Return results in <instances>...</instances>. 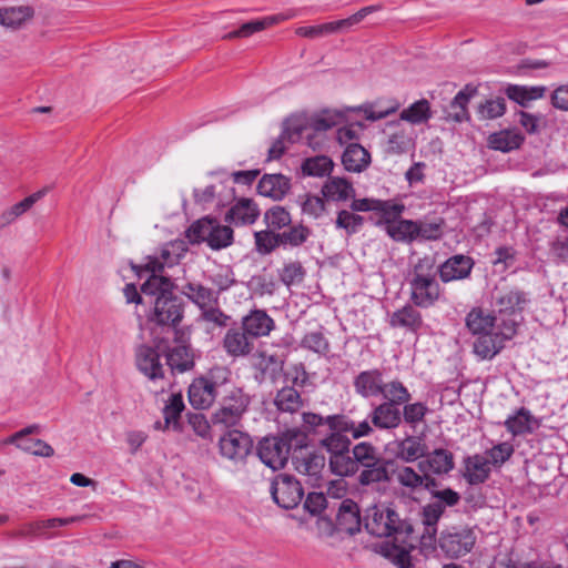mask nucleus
I'll return each instance as SVG.
<instances>
[{"instance_id":"58","label":"nucleus","mask_w":568,"mask_h":568,"mask_svg":"<svg viewBox=\"0 0 568 568\" xmlns=\"http://www.w3.org/2000/svg\"><path fill=\"white\" fill-rule=\"evenodd\" d=\"M506 112V100L501 97L487 99L477 106V116L479 120H494L500 118Z\"/></svg>"},{"instance_id":"25","label":"nucleus","mask_w":568,"mask_h":568,"mask_svg":"<svg viewBox=\"0 0 568 568\" xmlns=\"http://www.w3.org/2000/svg\"><path fill=\"white\" fill-rule=\"evenodd\" d=\"M242 328L252 337H262L274 328V321L264 310H254L243 317Z\"/></svg>"},{"instance_id":"33","label":"nucleus","mask_w":568,"mask_h":568,"mask_svg":"<svg viewBox=\"0 0 568 568\" xmlns=\"http://www.w3.org/2000/svg\"><path fill=\"white\" fill-rule=\"evenodd\" d=\"M428 447L420 436H407L397 443L396 456L405 463H413L427 454Z\"/></svg>"},{"instance_id":"12","label":"nucleus","mask_w":568,"mask_h":568,"mask_svg":"<svg viewBox=\"0 0 568 568\" xmlns=\"http://www.w3.org/2000/svg\"><path fill=\"white\" fill-rule=\"evenodd\" d=\"M273 500L284 509L295 508L304 496L301 483L292 475L280 474L271 485Z\"/></svg>"},{"instance_id":"43","label":"nucleus","mask_w":568,"mask_h":568,"mask_svg":"<svg viewBox=\"0 0 568 568\" xmlns=\"http://www.w3.org/2000/svg\"><path fill=\"white\" fill-rule=\"evenodd\" d=\"M523 142L524 136L521 134L509 130L493 133L488 138L489 148L501 152L518 149Z\"/></svg>"},{"instance_id":"27","label":"nucleus","mask_w":568,"mask_h":568,"mask_svg":"<svg viewBox=\"0 0 568 568\" xmlns=\"http://www.w3.org/2000/svg\"><path fill=\"white\" fill-rule=\"evenodd\" d=\"M223 347L233 357L246 356L253 349L252 337L244 329L230 328L223 338Z\"/></svg>"},{"instance_id":"7","label":"nucleus","mask_w":568,"mask_h":568,"mask_svg":"<svg viewBox=\"0 0 568 568\" xmlns=\"http://www.w3.org/2000/svg\"><path fill=\"white\" fill-rule=\"evenodd\" d=\"M527 294L514 287L496 288L493 296V313L497 316V324L511 321L515 323V329L519 325L517 320L527 304Z\"/></svg>"},{"instance_id":"36","label":"nucleus","mask_w":568,"mask_h":568,"mask_svg":"<svg viewBox=\"0 0 568 568\" xmlns=\"http://www.w3.org/2000/svg\"><path fill=\"white\" fill-rule=\"evenodd\" d=\"M274 405L281 413L294 414L304 406V399L294 386H284L277 390Z\"/></svg>"},{"instance_id":"47","label":"nucleus","mask_w":568,"mask_h":568,"mask_svg":"<svg viewBox=\"0 0 568 568\" xmlns=\"http://www.w3.org/2000/svg\"><path fill=\"white\" fill-rule=\"evenodd\" d=\"M416 231H415V241L417 240H426V241H436L439 240L443 235V230L445 226V220L443 217H436L434 220H417Z\"/></svg>"},{"instance_id":"35","label":"nucleus","mask_w":568,"mask_h":568,"mask_svg":"<svg viewBox=\"0 0 568 568\" xmlns=\"http://www.w3.org/2000/svg\"><path fill=\"white\" fill-rule=\"evenodd\" d=\"M166 364L172 373H184L194 366V356L190 347L185 345H178L168 348L165 353Z\"/></svg>"},{"instance_id":"28","label":"nucleus","mask_w":568,"mask_h":568,"mask_svg":"<svg viewBox=\"0 0 568 568\" xmlns=\"http://www.w3.org/2000/svg\"><path fill=\"white\" fill-rule=\"evenodd\" d=\"M260 215L257 205L250 199H241L225 214V222L235 225L253 224Z\"/></svg>"},{"instance_id":"49","label":"nucleus","mask_w":568,"mask_h":568,"mask_svg":"<svg viewBox=\"0 0 568 568\" xmlns=\"http://www.w3.org/2000/svg\"><path fill=\"white\" fill-rule=\"evenodd\" d=\"M210 233L206 244L214 251L229 247L233 243V230L227 225H222L216 219L213 220Z\"/></svg>"},{"instance_id":"23","label":"nucleus","mask_w":568,"mask_h":568,"mask_svg":"<svg viewBox=\"0 0 568 568\" xmlns=\"http://www.w3.org/2000/svg\"><path fill=\"white\" fill-rule=\"evenodd\" d=\"M417 306L406 304L402 308L395 311L389 320V325L394 328H404L412 333H417L423 327V316Z\"/></svg>"},{"instance_id":"1","label":"nucleus","mask_w":568,"mask_h":568,"mask_svg":"<svg viewBox=\"0 0 568 568\" xmlns=\"http://www.w3.org/2000/svg\"><path fill=\"white\" fill-rule=\"evenodd\" d=\"M346 434H351L353 439H359L371 436L373 428L367 419L356 424L345 414L322 416L304 412L301 426L288 429V438L295 439L296 447H306L310 436L320 437V446L328 454L346 447Z\"/></svg>"},{"instance_id":"6","label":"nucleus","mask_w":568,"mask_h":568,"mask_svg":"<svg viewBox=\"0 0 568 568\" xmlns=\"http://www.w3.org/2000/svg\"><path fill=\"white\" fill-rule=\"evenodd\" d=\"M230 378L225 367H214L207 376L195 378L189 386L190 404L196 409L209 408L226 390Z\"/></svg>"},{"instance_id":"2","label":"nucleus","mask_w":568,"mask_h":568,"mask_svg":"<svg viewBox=\"0 0 568 568\" xmlns=\"http://www.w3.org/2000/svg\"><path fill=\"white\" fill-rule=\"evenodd\" d=\"M175 284L170 277L152 276L141 286L144 295L154 296L148 320L158 326L175 328L184 316V302L174 294Z\"/></svg>"},{"instance_id":"46","label":"nucleus","mask_w":568,"mask_h":568,"mask_svg":"<svg viewBox=\"0 0 568 568\" xmlns=\"http://www.w3.org/2000/svg\"><path fill=\"white\" fill-rule=\"evenodd\" d=\"M430 118V103L426 99L414 102L399 114V119L402 121H406L414 125L426 123Z\"/></svg>"},{"instance_id":"56","label":"nucleus","mask_w":568,"mask_h":568,"mask_svg":"<svg viewBox=\"0 0 568 568\" xmlns=\"http://www.w3.org/2000/svg\"><path fill=\"white\" fill-rule=\"evenodd\" d=\"M184 409V402L181 394H172L163 408L164 427L179 428V420Z\"/></svg>"},{"instance_id":"38","label":"nucleus","mask_w":568,"mask_h":568,"mask_svg":"<svg viewBox=\"0 0 568 568\" xmlns=\"http://www.w3.org/2000/svg\"><path fill=\"white\" fill-rule=\"evenodd\" d=\"M286 19L282 14L268 16L262 19L252 20L243 23L237 30L226 33L223 39L247 38L255 32L262 31L273 24H276Z\"/></svg>"},{"instance_id":"34","label":"nucleus","mask_w":568,"mask_h":568,"mask_svg":"<svg viewBox=\"0 0 568 568\" xmlns=\"http://www.w3.org/2000/svg\"><path fill=\"white\" fill-rule=\"evenodd\" d=\"M323 195L334 202H345L355 197V189L343 178H329L322 189Z\"/></svg>"},{"instance_id":"48","label":"nucleus","mask_w":568,"mask_h":568,"mask_svg":"<svg viewBox=\"0 0 568 568\" xmlns=\"http://www.w3.org/2000/svg\"><path fill=\"white\" fill-rule=\"evenodd\" d=\"M404 211L405 205L403 203L392 200H377L375 212L381 214V219L377 221L376 225L385 230L386 225L400 219Z\"/></svg>"},{"instance_id":"18","label":"nucleus","mask_w":568,"mask_h":568,"mask_svg":"<svg viewBox=\"0 0 568 568\" xmlns=\"http://www.w3.org/2000/svg\"><path fill=\"white\" fill-rule=\"evenodd\" d=\"M371 422L368 424L382 430H390L397 428L402 424V412L392 403L383 402L373 407L368 415Z\"/></svg>"},{"instance_id":"59","label":"nucleus","mask_w":568,"mask_h":568,"mask_svg":"<svg viewBox=\"0 0 568 568\" xmlns=\"http://www.w3.org/2000/svg\"><path fill=\"white\" fill-rule=\"evenodd\" d=\"M305 275L306 271L298 261L285 263L278 271L281 282L287 287L302 283Z\"/></svg>"},{"instance_id":"39","label":"nucleus","mask_w":568,"mask_h":568,"mask_svg":"<svg viewBox=\"0 0 568 568\" xmlns=\"http://www.w3.org/2000/svg\"><path fill=\"white\" fill-rule=\"evenodd\" d=\"M546 88L542 85L526 87L518 84H508L505 93L508 99L515 101L519 105L526 108L530 101L540 99L544 97Z\"/></svg>"},{"instance_id":"37","label":"nucleus","mask_w":568,"mask_h":568,"mask_svg":"<svg viewBox=\"0 0 568 568\" xmlns=\"http://www.w3.org/2000/svg\"><path fill=\"white\" fill-rule=\"evenodd\" d=\"M400 108V103L396 99L377 100L373 103H365L359 106V112L368 121H378L385 119L389 114L395 113Z\"/></svg>"},{"instance_id":"64","label":"nucleus","mask_w":568,"mask_h":568,"mask_svg":"<svg viewBox=\"0 0 568 568\" xmlns=\"http://www.w3.org/2000/svg\"><path fill=\"white\" fill-rule=\"evenodd\" d=\"M301 347L324 356L329 352V342L321 331L308 332L302 338Z\"/></svg>"},{"instance_id":"14","label":"nucleus","mask_w":568,"mask_h":568,"mask_svg":"<svg viewBox=\"0 0 568 568\" xmlns=\"http://www.w3.org/2000/svg\"><path fill=\"white\" fill-rule=\"evenodd\" d=\"M194 202L206 209L207 205L216 202L217 206H224L235 197L234 189L229 185V181H217L203 189H194Z\"/></svg>"},{"instance_id":"51","label":"nucleus","mask_w":568,"mask_h":568,"mask_svg":"<svg viewBox=\"0 0 568 568\" xmlns=\"http://www.w3.org/2000/svg\"><path fill=\"white\" fill-rule=\"evenodd\" d=\"M477 93V88L471 84H466L450 102V108L455 110L449 115L457 122H462L468 118L467 104L471 97Z\"/></svg>"},{"instance_id":"24","label":"nucleus","mask_w":568,"mask_h":568,"mask_svg":"<svg viewBox=\"0 0 568 568\" xmlns=\"http://www.w3.org/2000/svg\"><path fill=\"white\" fill-rule=\"evenodd\" d=\"M393 466V460L379 457L372 465L362 468L358 481L363 486L389 481L392 479Z\"/></svg>"},{"instance_id":"50","label":"nucleus","mask_w":568,"mask_h":568,"mask_svg":"<svg viewBox=\"0 0 568 568\" xmlns=\"http://www.w3.org/2000/svg\"><path fill=\"white\" fill-rule=\"evenodd\" d=\"M381 395L384 397V402L392 403L396 407L406 404L412 398L407 387L398 379L385 383Z\"/></svg>"},{"instance_id":"11","label":"nucleus","mask_w":568,"mask_h":568,"mask_svg":"<svg viewBox=\"0 0 568 568\" xmlns=\"http://www.w3.org/2000/svg\"><path fill=\"white\" fill-rule=\"evenodd\" d=\"M477 335L473 344L474 353L480 359H491L505 347V342L516 335L515 323L503 321L497 324V331Z\"/></svg>"},{"instance_id":"17","label":"nucleus","mask_w":568,"mask_h":568,"mask_svg":"<svg viewBox=\"0 0 568 568\" xmlns=\"http://www.w3.org/2000/svg\"><path fill=\"white\" fill-rule=\"evenodd\" d=\"M305 448L294 447L292 464L300 474L317 478L325 466V457L322 454L308 452Z\"/></svg>"},{"instance_id":"19","label":"nucleus","mask_w":568,"mask_h":568,"mask_svg":"<svg viewBox=\"0 0 568 568\" xmlns=\"http://www.w3.org/2000/svg\"><path fill=\"white\" fill-rule=\"evenodd\" d=\"M362 525L361 510L358 505L347 498L342 500L337 507L336 526L338 530L354 535L359 531Z\"/></svg>"},{"instance_id":"21","label":"nucleus","mask_w":568,"mask_h":568,"mask_svg":"<svg viewBox=\"0 0 568 568\" xmlns=\"http://www.w3.org/2000/svg\"><path fill=\"white\" fill-rule=\"evenodd\" d=\"M384 384L383 374L377 368L361 372L353 382L355 392L364 398L381 395Z\"/></svg>"},{"instance_id":"41","label":"nucleus","mask_w":568,"mask_h":568,"mask_svg":"<svg viewBox=\"0 0 568 568\" xmlns=\"http://www.w3.org/2000/svg\"><path fill=\"white\" fill-rule=\"evenodd\" d=\"M423 474L417 473L413 467L395 465L392 468V478L403 488L410 493L422 488Z\"/></svg>"},{"instance_id":"9","label":"nucleus","mask_w":568,"mask_h":568,"mask_svg":"<svg viewBox=\"0 0 568 568\" xmlns=\"http://www.w3.org/2000/svg\"><path fill=\"white\" fill-rule=\"evenodd\" d=\"M220 397H222L221 408L213 415L214 423L226 427L237 425L248 406L250 398L231 381L227 383L226 390Z\"/></svg>"},{"instance_id":"62","label":"nucleus","mask_w":568,"mask_h":568,"mask_svg":"<svg viewBox=\"0 0 568 568\" xmlns=\"http://www.w3.org/2000/svg\"><path fill=\"white\" fill-rule=\"evenodd\" d=\"M364 225V217L347 210H341L335 220V226L342 229L347 235L357 233Z\"/></svg>"},{"instance_id":"3","label":"nucleus","mask_w":568,"mask_h":568,"mask_svg":"<svg viewBox=\"0 0 568 568\" xmlns=\"http://www.w3.org/2000/svg\"><path fill=\"white\" fill-rule=\"evenodd\" d=\"M435 258L425 255L418 258L408 273L409 301L420 308L433 307L442 296V288L437 281Z\"/></svg>"},{"instance_id":"55","label":"nucleus","mask_w":568,"mask_h":568,"mask_svg":"<svg viewBox=\"0 0 568 568\" xmlns=\"http://www.w3.org/2000/svg\"><path fill=\"white\" fill-rule=\"evenodd\" d=\"M334 163L326 155H317L306 159L302 164V171L308 176H325L333 170Z\"/></svg>"},{"instance_id":"60","label":"nucleus","mask_w":568,"mask_h":568,"mask_svg":"<svg viewBox=\"0 0 568 568\" xmlns=\"http://www.w3.org/2000/svg\"><path fill=\"white\" fill-rule=\"evenodd\" d=\"M414 548L412 537L406 542H395L392 550L385 554L398 568H412L410 550Z\"/></svg>"},{"instance_id":"5","label":"nucleus","mask_w":568,"mask_h":568,"mask_svg":"<svg viewBox=\"0 0 568 568\" xmlns=\"http://www.w3.org/2000/svg\"><path fill=\"white\" fill-rule=\"evenodd\" d=\"M351 444V438L346 435V447L329 453L328 464L335 475L352 476L381 457L378 449L371 443H358L352 450Z\"/></svg>"},{"instance_id":"15","label":"nucleus","mask_w":568,"mask_h":568,"mask_svg":"<svg viewBox=\"0 0 568 568\" xmlns=\"http://www.w3.org/2000/svg\"><path fill=\"white\" fill-rule=\"evenodd\" d=\"M474 260L464 254H456L447 258L440 265H436L438 276L443 283L467 278L474 267Z\"/></svg>"},{"instance_id":"31","label":"nucleus","mask_w":568,"mask_h":568,"mask_svg":"<svg viewBox=\"0 0 568 568\" xmlns=\"http://www.w3.org/2000/svg\"><path fill=\"white\" fill-rule=\"evenodd\" d=\"M466 327L473 335L497 331V316L486 313L480 307H474L465 318Z\"/></svg>"},{"instance_id":"63","label":"nucleus","mask_w":568,"mask_h":568,"mask_svg":"<svg viewBox=\"0 0 568 568\" xmlns=\"http://www.w3.org/2000/svg\"><path fill=\"white\" fill-rule=\"evenodd\" d=\"M377 9L375 6L364 7L346 19L328 22L331 34L348 30Z\"/></svg>"},{"instance_id":"26","label":"nucleus","mask_w":568,"mask_h":568,"mask_svg":"<svg viewBox=\"0 0 568 568\" xmlns=\"http://www.w3.org/2000/svg\"><path fill=\"white\" fill-rule=\"evenodd\" d=\"M181 293L199 308L219 304V292L199 282H187L181 287Z\"/></svg>"},{"instance_id":"30","label":"nucleus","mask_w":568,"mask_h":568,"mask_svg":"<svg viewBox=\"0 0 568 568\" xmlns=\"http://www.w3.org/2000/svg\"><path fill=\"white\" fill-rule=\"evenodd\" d=\"M342 163L346 171L359 173L371 163L369 152L358 143H349L342 155Z\"/></svg>"},{"instance_id":"20","label":"nucleus","mask_w":568,"mask_h":568,"mask_svg":"<svg viewBox=\"0 0 568 568\" xmlns=\"http://www.w3.org/2000/svg\"><path fill=\"white\" fill-rule=\"evenodd\" d=\"M424 460L418 463V468L422 473L429 471L434 475H446L454 469V455L452 452L437 448L432 453L424 456Z\"/></svg>"},{"instance_id":"53","label":"nucleus","mask_w":568,"mask_h":568,"mask_svg":"<svg viewBox=\"0 0 568 568\" xmlns=\"http://www.w3.org/2000/svg\"><path fill=\"white\" fill-rule=\"evenodd\" d=\"M214 217L204 216L193 222L185 231V237L191 244L207 242L210 231H212Z\"/></svg>"},{"instance_id":"42","label":"nucleus","mask_w":568,"mask_h":568,"mask_svg":"<svg viewBox=\"0 0 568 568\" xmlns=\"http://www.w3.org/2000/svg\"><path fill=\"white\" fill-rule=\"evenodd\" d=\"M303 126L301 125H286L281 135L272 143L268 149V160L280 159L285 150V141L295 143L301 140L303 135Z\"/></svg>"},{"instance_id":"16","label":"nucleus","mask_w":568,"mask_h":568,"mask_svg":"<svg viewBox=\"0 0 568 568\" xmlns=\"http://www.w3.org/2000/svg\"><path fill=\"white\" fill-rule=\"evenodd\" d=\"M135 363L138 369L149 379L155 382L164 378L163 365L156 348L150 345H139L135 349Z\"/></svg>"},{"instance_id":"44","label":"nucleus","mask_w":568,"mask_h":568,"mask_svg":"<svg viewBox=\"0 0 568 568\" xmlns=\"http://www.w3.org/2000/svg\"><path fill=\"white\" fill-rule=\"evenodd\" d=\"M384 231L395 242L412 243L415 241L416 223L413 220L398 219L386 225Z\"/></svg>"},{"instance_id":"57","label":"nucleus","mask_w":568,"mask_h":568,"mask_svg":"<svg viewBox=\"0 0 568 568\" xmlns=\"http://www.w3.org/2000/svg\"><path fill=\"white\" fill-rule=\"evenodd\" d=\"M444 507L439 504L429 503L422 509V523L425 526V532L433 539L437 532V523L444 515Z\"/></svg>"},{"instance_id":"54","label":"nucleus","mask_w":568,"mask_h":568,"mask_svg":"<svg viewBox=\"0 0 568 568\" xmlns=\"http://www.w3.org/2000/svg\"><path fill=\"white\" fill-rule=\"evenodd\" d=\"M254 244L255 251L261 255H268L282 246L280 234L271 229L255 232Z\"/></svg>"},{"instance_id":"52","label":"nucleus","mask_w":568,"mask_h":568,"mask_svg":"<svg viewBox=\"0 0 568 568\" xmlns=\"http://www.w3.org/2000/svg\"><path fill=\"white\" fill-rule=\"evenodd\" d=\"M281 245L285 247L302 246L312 235L311 229L303 224L290 226L287 230L280 232Z\"/></svg>"},{"instance_id":"32","label":"nucleus","mask_w":568,"mask_h":568,"mask_svg":"<svg viewBox=\"0 0 568 568\" xmlns=\"http://www.w3.org/2000/svg\"><path fill=\"white\" fill-rule=\"evenodd\" d=\"M489 475V460L485 456L476 454L465 459L464 477L469 485L483 484L488 479Z\"/></svg>"},{"instance_id":"45","label":"nucleus","mask_w":568,"mask_h":568,"mask_svg":"<svg viewBox=\"0 0 568 568\" xmlns=\"http://www.w3.org/2000/svg\"><path fill=\"white\" fill-rule=\"evenodd\" d=\"M44 191H38L4 211L0 215V227H4L14 222L19 216L30 210L33 204L44 195Z\"/></svg>"},{"instance_id":"13","label":"nucleus","mask_w":568,"mask_h":568,"mask_svg":"<svg viewBox=\"0 0 568 568\" xmlns=\"http://www.w3.org/2000/svg\"><path fill=\"white\" fill-rule=\"evenodd\" d=\"M219 447L223 457L239 463L243 462L250 454L253 442L247 434L233 429L220 438Z\"/></svg>"},{"instance_id":"40","label":"nucleus","mask_w":568,"mask_h":568,"mask_svg":"<svg viewBox=\"0 0 568 568\" xmlns=\"http://www.w3.org/2000/svg\"><path fill=\"white\" fill-rule=\"evenodd\" d=\"M33 16L34 10L29 6L3 8L0 9V23L7 28L18 29Z\"/></svg>"},{"instance_id":"4","label":"nucleus","mask_w":568,"mask_h":568,"mask_svg":"<svg viewBox=\"0 0 568 568\" xmlns=\"http://www.w3.org/2000/svg\"><path fill=\"white\" fill-rule=\"evenodd\" d=\"M364 526L372 536L392 537L395 542H406L414 535L410 520L386 506L368 508Z\"/></svg>"},{"instance_id":"10","label":"nucleus","mask_w":568,"mask_h":568,"mask_svg":"<svg viewBox=\"0 0 568 568\" xmlns=\"http://www.w3.org/2000/svg\"><path fill=\"white\" fill-rule=\"evenodd\" d=\"M476 540L477 536L471 527L452 526L440 532L438 546L445 556L460 558L473 550Z\"/></svg>"},{"instance_id":"8","label":"nucleus","mask_w":568,"mask_h":568,"mask_svg":"<svg viewBox=\"0 0 568 568\" xmlns=\"http://www.w3.org/2000/svg\"><path fill=\"white\" fill-rule=\"evenodd\" d=\"M295 447V439L288 438V430L281 437H264L257 446L261 462L273 470L283 468Z\"/></svg>"},{"instance_id":"22","label":"nucleus","mask_w":568,"mask_h":568,"mask_svg":"<svg viewBox=\"0 0 568 568\" xmlns=\"http://www.w3.org/2000/svg\"><path fill=\"white\" fill-rule=\"evenodd\" d=\"M290 179L281 173L264 174L257 184L260 195L271 197L275 201L282 200L290 191Z\"/></svg>"},{"instance_id":"29","label":"nucleus","mask_w":568,"mask_h":568,"mask_svg":"<svg viewBox=\"0 0 568 568\" xmlns=\"http://www.w3.org/2000/svg\"><path fill=\"white\" fill-rule=\"evenodd\" d=\"M539 426V420L534 417L531 413L525 407H520L516 414L510 415L505 420V427L509 433L513 434V436L531 434Z\"/></svg>"},{"instance_id":"61","label":"nucleus","mask_w":568,"mask_h":568,"mask_svg":"<svg viewBox=\"0 0 568 568\" xmlns=\"http://www.w3.org/2000/svg\"><path fill=\"white\" fill-rule=\"evenodd\" d=\"M402 412V422L404 420L412 428H415L418 424L425 420L429 409L426 404L422 402L404 404Z\"/></svg>"}]
</instances>
